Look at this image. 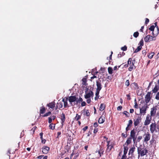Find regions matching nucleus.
<instances>
[{
    "label": "nucleus",
    "instance_id": "obj_1",
    "mask_svg": "<svg viewBox=\"0 0 159 159\" xmlns=\"http://www.w3.org/2000/svg\"><path fill=\"white\" fill-rule=\"evenodd\" d=\"M141 147H142V146L140 145V147H138L137 148L138 153L140 154L141 156H143L148 153V150L145 148H142Z\"/></svg>",
    "mask_w": 159,
    "mask_h": 159
},
{
    "label": "nucleus",
    "instance_id": "obj_2",
    "mask_svg": "<svg viewBox=\"0 0 159 159\" xmlns=\"http://www.w3.org/2000/svg\"><path fill=\"white\" fill-rule=\"evenodd\" d=\"M136 132L134 129L132 130L130 133V135L131 140L133 139L134 143H136L137 135H136Z\"/></svg>",
    "mask_w": 159,
    "mask_h": 159
},
{
    "label": "nucleus",
    "instance_id": "obj_3",
    "mask_svg": "<svg viewBox=\"0 0 159 159\" xmlns=\"http://www.w3.org/2000/svg\"><path fill=\"white\" fill-rule=\"evenodd\" d=\"M151 136L150 134L148 132L145 133L143 136V142L147 143L150 140Z\"/></svg>",
    "mask_w": 159,
    "mask_h": 159
},
{
    "label": "nucleus",
    "instance_id": "obj_4",
    "mask_svg": "<svg viewBox=\"0 0 159 159\" xmlns=\"http://www.w3.org/2000/svg\"><path fill=\"white\" fill-rule=\"evenodd\" d=\"M142 119L141 116H137L136 118L134 119V125L135 127L138 125L141 122Z\"/></svg>",
    "mask_w": 159,
    "mask_h": 159
},
{
    "label": "nucleus",
    "instance_id": "obj_5",
    "mask_svg": "<svg viewBox=\"0 0 159 159\" xmlns=\"http://www.w3.org/2000/svg\"><path fill=\"white\" fill-rule=\"evenodd\" d=\"M152 119V117L150 116V115L149 114H148L144 122V125L145 126H147L149 125L151 122Z\"/></svg>",
    "mask_w": 159,
    "mask_h": 159
},
{
    "label": "nucleus",
    "instance_id": "obj_6",
    "mask_svg": "<svg viewBox=\"0 0 159 159\" xmlns=\"http://www.w3.org/2000/svg\"><path fill=\"white\" fill-rule=\"evenodd\" d=\"M157 124L155 122L154 123H152L150 125V131L151 133L152 134L154 133L155 131L157 132V130L156 129Z\"/></svg>",
    "mask_w": 159,
    "mask_h": 159
},
{
    "label": "nucleus",
    "instance_id": "obj_7",
    "mask_svg": "<svg viewBox=\"0 0 159 159\" xmlns=\"http://www.w3.org/2000/svg\"><path fill=\"white\" fill-rule=\"evenodd\" d=\"M151 92H148L145 97V102L146 104H147L150 102L152 98V96H151Z\"/></svg>",
    "mask_w": 159,
    "mask_h": 159
},
{
    "label": "nucleus",
    "instance_id": "obj_8",
    "mask_svg": "<svg viewBox=\"0 0 159 159\" xmlns=\"http://www.w3.org/2000/svg\"><path fill=\"white\" fill-rule=\"evenodd\" d=\"M107 148L106 151L107 152H110L112 148H113L114 144L112 143L110 144V141H107Z\"/></svg>",
    "mask_w": 159,
    "mask_h": 159
},
{
    "label": "nucleus",
    "instance_id": "obj_9",
    "mask_svg": "<svg viewBox=\"0 0 159 159\" xmlns=\"http://www.w3.org/2000/svg\"><path fill=\"white\" fill-rule=\"evenodd\" d=\"M148 108V105L145 104V105L143 106L140 109V114L144 115L146 113L147 108Z\"/></svg>",
    "mask_w": 159,
    "mask_h": 159
},
{
    "label": "nucleus",
    "instance_id": "obj_10",
    "mask_svg": "<svg viewBox=\"0 0 159 159\" xmlns=\"http://www.w3.org/2000/svg\"><path fill=\"white\" fill-rule=\"evenodd\" d=\"M157 107H153L152 108H151L150 111V115L151 117H153L155 116L156 111L157 110Z\"/></svg>",
    "mask_w": 159,
    "mask_h": 159
},
{
    "label": "nucleus",
    "instance_id": "obj_11",
    "mask_svg": "<svg viewBox=\"0 0 159 159\" xmlns=\"http://www.w3.org/2000/svg\"><path fill=\"white\" fill-rule=\"evenodd\" d=\"M77 99L78 98H76L75 96H71L68 97V101L71 103L75 102Z\"/></svg>",
    "mask_w": 159,
    "mask_h": 159
},
{
    "label": "nucleus",
    "instance_id": "obj_12",
    "mask_svg": "<svg viewBox=\"0 0 159 159\" xmlns=\"http://www.w3.org/2000/svg\"><path fill=\"white\" fill-rule=\"evenodd\" d=\"M50 150V148L48 146H43L42 148V152L43 154H47Z\"/></svg>",
    "mask_w": 159,
    "mask_h": 159
},
{
    "label": "nucleus",
    "instance_id": "obj_13",
    "mask_svg": "<svg viewBox=\"0 0 159 159\" xmlns=\"http://www.w3.org/2000/svg\"><path fill=\"white\" fill-rule=\"evenodd\" d=\"M101 80L99 79L98 80L96 81V85L97 88L96 89L101 90L102 89V86L101 83Z\"/></svg>",
    "mask_w": 159,
    "mask_h": 159
},
{
    "label": "nucleus",
    "instance_id": "obj_14",
    "mask_svg": "<svg viewBox=\"0 0 159 159\" xmlns=\"http://www.w3.org/2000/svg\"><path fill=\"white\" fill-rule=\"evenodd\" d=\"M93 91L91 90L89 91V92L84 95V97L86 99L89 98L91 96L93 97Z\"/></svg>",
    "mask_w": 159,
    "mask_h": 159
},
{
    "label": "nucleus",
    "instance_id": "obj_15",
    "mask_svg": "<svg viewBox=\"0 0 159 159\" xmlns=\"http://www.w3.org/2000/svg\"><path fill=\"white\" fill-rule=\"evenodd\" d=\"M152 36L148 35L144 38V40L146 42H149L152 41L151 39Z\"/></svg>",
    "mask_w": 159,
    "mask_h": 159
},
{
    "label": "nucleus",
    "instance_id": "obj_16",
    "mask_svg": "<svg viewBox=\"0 0 159 159\" xmlns=\"http://www.w3.org/2000/svg\"><path fill=\"white\" fill-rule=\"evenodd\" d=\"M135 149V148L134 145L133 147L130 148L129 151L128 155L129 156L131 155L132 156L133 155V153Z\"/></svg>",
    "mask_w": 159,
    "mask_h": 159
},
{
    "label": "nucleus",
    "instance_id": "obj_17",
    "mask_svg": "<svg viewBox=\"0 0 159 159\" xmlns=\"http://www.w3.org/2000/svg\"><path fill=\"white\" fill-rule=\"evenodd\" d=\"M61 124L63 125H64V122L66 120V116L65 114L64 113H62L61 116Z\"/></svg>",
    "mask_w": 159,
    "mask_h": 159
},
{
    "label": "nucleus",
    "instance_id": "obj_18",
    "mask_svg": "<svg viewBox=\"0 0 159 159\" xmlns=\"http://www.w3.org/2000/svg\"><path fill=\"white\" fill-rule=\"evenodd\" d=\"M55 103L54 102H52L48 104L47 105V106L48 107H49V108L53 109L55 107Z\"/></svg>",
    "mask_w": 159,
    "mask_h": 159
},
{
    "label": "nucleus",
    "instance_id": "obj_19",
    "mask_svg": "<svg viewBox=\"0 0 159 159\" xmlns=\"http://www.w3.org/2000/svg\"><path fill=\"white\" fill-rule=\"evenodd\" d=\"M132 143V140L130 135L129 137H128L126 142L124 144L126 145L127 146L130 144Z\"/></svg>",
    "mask_w": 159,
    "mask_h": 159
},
{
    "label": "nucleus",
    "instance_id": "obj_20",
    "mask_svg": "<svg viewBox=\"0 0 159 159\" xmlns=\"http://www.w3.org/2000/svg\"><path fill=\"white\" fill-rule=\"evenodd\" d=\"M159 89V85L158 84L155 85L154 88L152 90L153 93H156L158 90Z\"/></svg>",
    "mask_w": 159,
    "mask_h": 159
},
{
    "label": "nucleus",
    "instance_id": "obj_21",
    "mask_svg": "<svg viewBox=\"0 0 159 159\" xmlns=\"http://www.w3.org/2000/svg\"><path fill=\"white\" fill-rule=\"evenodd\" d=\"M46 109L45 107L43 106H42L40 107L39 110V114H43L44 113Z\"/></svg>",
    "mask_w": 159,
    "mask_h": 159
},
{
    "label": "nucleus",
    "instance_id": "obj_22",
    "mask_svg": "<svg viewBox=\"0 0 159 159\" xmlns=\"http://www.w3.org/2000/svg\"><path fill=\"white\" fill-rule=\"evenodd\" d=\"M105 121V117L102 116H101L99 118L98 122L99 124H102Z\"/></svg>",
    "mask_w": 159,
    "mask_h": 159
},
{
    "label": "nucleus",
    "instance_id": "obj_23",
    "mask_svg": "<svg viewBox=\"0 0 159 159\" xmlns=\"http://www.w3.org/2000/svg\"><path fill=\"white\" fill-rule=\"evenodd\" d=\"M159 33V28L157 29V30H154L153 32H152V35H155V36H157Z\"/></svg>",
    "mask_w": 159,
    "mask_h": 159
},
{
    "label": "nucleus",
    "instance_id": "obj_24",
    "mask_svg": "<svg viewBox=\"0 0 159 159\" xmlns=\"http://www.w3.org/2000/svg\"><path fill=\"white\" fill-rule=\"evenodd\" d=\"M105 107H106V105L104 104V103L101 104L100 105V107H99V110L101 111L104 110L105 108Z\"/></svg>",
    "mask_w": 159,
    "mask_h": 159
},
{
    "label": "nucleus",
    "instance_id": "obj_25",
    "mask_svg": "<svg viewBox=\"0 0 159 159\" xmlns=\"http://www.w3.org/2000/svg\"><path fill=\"white\" fill-rule=\"evenodd\" d=\"M135 68V66L134 65V63L133 62H132V64L130 66L128 69L129 71H131L133 69Z\"/></svg>",
    "mask_w": 159,
    "mask_h": 159
},
{
    "label": "nucleus",
    "instance_id": "obj_26",
    "mask_svg": "<svg viewBox=\"0 0 159 159\" xmlns=\"http://www.w3.org/2000/svg\"><path fill=\"white\" fill-rule=\"evenodd\" d=\"M127 153V152L125 151H123V154L122 157L121 159H126L127 157L126 154Z\"/></svg>",
    "mask_w": 159,
    "mask_h": 159
},
{
    "label": "nucleus",
    "instance_id": "obj_27",
    "mask_svg": "<svg viewBox=\"0 0 159 159\" xmlns=\"http://www.w3.org/2000/svg\"><path fill=\"white\" fill-rule=\"evenodd\" d=\"M104 151L102 147L101 148L100 150L98 151V152L100 157L101 156V154L102 155L103 154Z\"/></svg>",
    "mask_w": 159,
    "mask_h": 159
},
{
    "label": "nucleus",
    "instance_id": "obj_28",
    "mask_svg": "<svg viewBox=\"0 0 159 159\" xmlns=\"http://www.w3.org/2000/svg\"><path fill=\"white\" fill-rule=\"evenodd\" d=\"M55 124L53 123H51L49 125V127L50 129L54 130L55 129Z\"/></svg>",
    "mask_w": 159,
    "mask_h": 159
},
{
    "label": "nucleus",
    "instance_id": "obj_29",
    "mask_svg": "<svg viewBox=\"0 0 159 159\" xmlns=\"http://www.w3.org/2000/svg\"><path fill=\"white\" fill-rule=\"evenodd\" d=\"M63 107V103L61 102H58L57 104V108H59V109Z\"/></svg>",
    "mask_w": 159,
    "mask_h": 159
},
{
    "label": "nucleus",
    "instance_id": "obj_30",
    "mask_svg": "<svg viewBox=\"0 0 159 159\" xmlns=\"http://www.w3.org/2000/svg\"><path fill=\"white\" fill-rule=\"evenodd\" d=\"M142 48V47H141V46H139L134 51V53H137L140 51L141 50Z\"/></svg>",
    "mask_w": 159,
    "mask_h": 159
},
{
    "label": "nucleus",
    "instance_id": "obj_31",
    "mask_svg": "<svg viewBox=\"0 0 159 159\" xmlns=\"http://www.w3.org/2000/svg\"><path fill=\"white\" fill-rule=\"evenodd\" d=\"M84 112H85V115L87 116H89L90 115V113L89 110L84 109Z\"/></svg>",
    "mask_w": 159,
    "mask_h": 159
},
{
    "label": "nucleus",
    "instance_id": "obj_32",
    "mask_svg": "<svg viewBox=\"0 0 159 159\" xmlns=\"http://www.w3.org/2000/svg\"><path fill=\"white\" fill-rule=\"evenodd\" d=\"M155 54V53L154 52H152L151 53H149L148 55V57L150 59H151L152 58L153 56Z\"/></svg>",
    "mask_w": 159,
    "mask_h": 159
},
{
    "label": "nucleus",
    "instance_id": "obj_33",
    "mask_svg": "<svg viewBox=\"0 0 159 159\" xmlns=\"http://www.w3.org/2000/svg\"><path fill=\"white\" fill-rule=\"evenodd\" d=\"M125 55V53L124 52H120L118 54L117 57L118 58L121 57L122 56H124Z\"/></svg>",
    "mask_w": 159,
    "mask_h": 159
},
{
    "label": "nucleus",
    "instance_id": "obj_34",
    "mask_svg": "<svg viewBox=\"0 0 159 159\" xmlns=\"http://www.w3.org/2000/svg\"><path fill=\"white\" fill-rule=\"evenodd\" d=\"M82 84L84 85H86L87 79L86 78H84L82 79Z\"/></svg>",
    "mask_w": 159,
    "mask_h": 159
},
{
    "label": "nucleus",
    "instance_id": "obj_35",
    "mask_svg": "<svg viewBox=\"0 0 159 159\" xmlns=\"http://www.w3.org/2000/svg\"><path fill=\"white\" fill-rule=\"evenodd\" d=\"M108 73L110 74H111L113 73V69L111 67H109L108 68Z\"/></svg>",
    "mask_w": 159,
    "mask_h": 159
},
{
    "label": "nucleus",
    "instance_id": "obj_36",
    "mask_svg": "<svg viewBox=\"0 0 159 159\" xmlns=\"http://www.w3.org/2000/svg\"><path fill=\"white\" fill-rule=\"evenodd\" d=\"M51 114V111H48L47 113L45 114L44 115H42V116L43 117H45L46 116H49Z\"/></svg>",
    "mask_w": 159,
    "mask_h": 159
},
{
    "label": "nucleus",
    "instance_id": "obj_37",
    "mask_svg": "<svg viewBox=\"0 0 159 159\" xmlns=\"http://www.w3.org/2000/svg\"><path fill=\"white\" fill-rule=\"evenodd\" d=\"M137 141H136V143H137L138 142H139L140 141V140L142 139V137L141 136H138V137L137 138Z\"/></svg>",
    "mask_w": 159,
    "mask_h": 159
},
{
    "label": "nucleus",
    "instance_id": "obj_38",
    "mask_svg": "<svg viewBox=\"0 0 159 159\" xmlns=\"http://www.w3.org/2000/svg\"><path fill=\"white\" fill-rule=\"evenodd\" d=\"M133 121L132 120H130L129 121V123L127 126L131 127L132 125Z\"/></svg>",
    "mask_w": 159,
    "mask_h": 159
},
{
    "label": "nucleus",
    "instance_id": "obj_39",
    "mask_svg": "<svg viewBox=\"0 0 159 159\" xmlns=\"http://www.w3.org/2000/svg\"><path fill=\"white\" fill-rule=\"evenodd\" d=\"M155 28V26L154 25H152L150 26V27L149 28V30L151 31H152V32L154 31V29Z\"/></svg>",
    "mask_w": 159,
    "mask_h": 159
},
{
    "label": "nucleus",
    "instance_id": "obj_40",
    "mask_svg": "<svg viewBox=\"0 0 159 159\" xmlns=\"http://www.w3.org/2000/svg\"><path fill=\"white\" fill-rule=\"evenodd\" d=\"M123 113L124 114H125L126 116L127 117H129V113L127 111H124L123 112Z\"/></svg>",
    "mask_w": 159,
    "mask_h": 159
},
{
    "label": "nucleus",
    "instance_id": "obj_41",
    "mask_svg": "<svg viewBox=\"0 0 159 159\" xmlns=\"http://www.w3.org/2000/svg\"><path fill=\"white\" fill-rule=\"evenodd\" d=\"M125 144H124L123 146L124 147V151H126L128 152V150L129 149L128 147L127 146H125Z\"/></svg>",
    "mask_w": 159,
    "mask_h": 159
},
{
    "label": "nucleus",
    "instance_id": "obj_42",
    "mask_svg": "<svg viewBox=\"0 0 159 159\" xmlns=\"http://www.w3.org/2000/svg\"><path fill=\"white\" fill-rule=\"evenodd\" d=\"M81 118V116L80 115H79L78 114H77L76 115V116L75 117V119L76 120H78L79 119H80Z\"/></svg>",
    "mask_w": 159,
    "mask_h": 159
},
{
    "label": "nucleus",
    "instance_id": "obj_43",
    "mask_svg": "<svg viewBox=\"0 0 159 159\" xmlns=\"http://www.w3.org/2000/svg\"><path fill=\"white\" fill-rule=\"evenodd\" d=\"M139 35V33L138 32H134L133 34V36L135 38H137Z\"/></svg>",
    "mask_w": 159,
    "mask_h": 159
},
{
    "label": "nucleus",
    "instance_id": "obj_44",
    "mask_svg": "<svg viewBox=\"0 0 159 159\" xmlns=\"http://www.w3.org/2000/svg\"><path fill=\"white\" fill-rule=\"evenodd\" d=\"M132 59L131 58H129V60L127 62V64L128 65H131L132 64Z\"/></svg>",
    "mask_w": 159,
    "mask_h": 159
},
{
    "label": "nucleus",
    "instance_id": "obj_45",
    "mask_svg": "<svg viewBox=\"0 0 159 159\" xmlns=\"http://www.w3.org/2000/svg\"><path fill=\"white\" fill-rule=\"evenodd\" d=\"M144 44L143 43V39H141V40L140 41L139 45H140L139 46H141V47L143 46Z\"/></svg>",
    "mask_w": 159,
    "mask_h": 159
},
{
    "label": "nucleus",
    "instance_id": "obj_46",
    "mask_svg": "<svg viewBox=\"0 0 159 159\" xmlns=\"http://www.w3.org/2000/svg\"><path fill=\"white\" fill-rule=\"evenodd\" d=\"M98 131V129L97 128H95L94 129L93 133L94 134H95ZM95 135L94 134V136H95Z\"/></svg>",
    "mask_w": 159,
    "mask_h": 159
},
{
    "label": "nucleus",
    "instance_id": "obj_47",
    "mask_svg": "<svg viewBox=\"0 0 159 159\" xmlns=\"http://www.w3.org/2000/svg\"><path fill=\"white\" fill-rule=\"evenodd\" d=\"M125 84L127 87H128L129 86L130 83L129 80H126V82L125 83Z\"/></svg>",
    "mask_w": 159,
    "mask_h": 159
},
{
    "label": "nucleus",
    "instance_id": "obj_48",
    "mask_svg": "<svg viewBox=\"0 0 159 159\" xmlns=\"http://www.w3.org/2000/svg\"><path fill=\"white\" fill-rule=\"evenodd\" d=\"M67 98L66 100V101L65 102H64V107H67L68 103L67 102Z\"/></svg>",
    "mask_w": 159,
    "mask_h": 159
},
{
    "label": "nucleus",
    "instance_id": "obj_49",
    "mask_svg": "<svg viewBox=\"0 0 159 159\" xmlns=\"http://www.w3.org/2000/svg\"><path fill=\"white\" fill-rule=\"evenodd\" d=\"M155 99L157 100H159V92H158L155 96Z\"/></svg>",
    "mask_w": 159,
    "mask_h": 159
},
{
    "label": "nucleus",
    "instance_id": "obj_50",
    "mask_svg": "<svg viewBox=\"0 0 159 159\" xmlns=\"http://www.w3.org/2000/svg\"><path fill=\"white\" fill-rule=\"evenodd\" d=\"M121 49L123 51H125L127 50V47L125 45L124 46V47H122Z\"/></svg>",
    "mask_w": 159,
    "mask_h": 159
},
{
    "label": "nucleus",
    "instance_id": "obj_51",
    "mask_svg": "<svg viewBox=\"0 0 159 159\" xmlns=\"http://www.w3.org/2000/svg\"><path fill=\"white\" fill-rule=\"evenodd\" d=\"M135 101H136V99H135ZM134 103H135V105L134 106V107L136 109L138 108V104L137 103V102H135Z\"/></svg>",
    "mask_w": 159,
    "mask_h": 159
},
{
    "label": "nucleus",
    "instance_id": "obj_52",
    "mask_svg": "<svg viewBox=\"0 0 159 159\" xmlns=\"http://www.w3.org/2000/svg\"><path fill=\"white\" fill-rule=\"evenodd\" d=\"M48 122L49 123L51 124L52 122V118H51L50 116L48 117Z\"/></svg>",
    "mask_w": 159,
    "mask_h": 159
},
{
    "label": "nucleus",
    "instance_id": "obj_53",
    "mask_svg": "<svg viewBox=\"0 0 159 159\" xmlns=\"http://www.w3.org/2000/svg\"><path fill=\"white\" fill-rule=\"evenodd\" d=\"M100 90L96 89V93H95L96 96H99V92H100Z\"/></svg>",
    "mask_w": 159,
    "mask_h": 159
},
{
    "label": "nucleus",
    "instance_id": "obj_54",
    "mask_svg": "<svg viewBox=\"0 0 159 159\" xmlns=\"http://www.w3.org/2000/svg\"><path fill=\"white\" fill-rule=\"evenodd\" d=\"M153 35V36H152L151 39L152 40V41L155 40L156 39V37L157 36H155V35Z\"/></svg>",
    "mask_w": 159,
    "mask_h": 159
},
{
    "label": "nucleus",
    "instance_id": "obj_55",
    "mask_svg": "<svg viewBox=\"0 0 159 159\" xmlns=\"http://www.w3.org/2000/svg\"><path fill=\"white\" fill-rule=\"evenodd\" d=\"M131 128V127H129L128 126H127V127L126 128L125 130H126V134L127 133V132L128 130H130V129Z\"/></svg>",
    "mask_w": 159,
    "mask_h": 159
},
{
    "label": "nucleus",
    "instance_id": "obj_56",
    "mask_svg": "<svg viewBox=\"0 0 159 159\" xmlns=\"http://www.w3.org/2000/svg\"><path fill=\"white\" fill-rule=\"evenodd\" d=\"M93 126L95 128H97L98 126V124L97 122H95L93 125Z\"/></svg>",
    "mask_w": 159,
    "mask_h": 159
},
{
    "label": "nucleus",
    "instance_id": "obj_57",
    "mask_svg": "<svg viewBox=\"0 0 159 159\" xmlns=\"http://www.w3.org/2000/svg\"><path fill=\"white\" fill-rule=\"evenodd\" d=\"M122 136L124 138H126L127 137V134H126V132H125V134H124V133H122L121 134Z\"/></svg>",
    "mask_w": 159,
    "mask_h": 159
},
{
    "label": "nucleus",
    "instance_id": "obj_58",
    "mask_svg": "<svg viewBox=\"0 0 159 159\" xmlns=\"http://www.w3.org/2000/svg\"><path fill=\"white\" fill-rule=\"evenodd\" d=\"M122 107L121 106H119L117 107V110L118 111H120L121 110Z\"/></svg>",
    "mask_w": 159,
    "mask_h": 159
},
{
    "label": "nucleus",
    "instance_id": "obj_59",
    "mask_svg": "<svg viewBox=\"0 0 159 159\" xmlns=\"http://www.w3.org/2000/svg\"><path fill=\"white\" fill-rule=\"evenodd\" d=\"M88 129V126H85L84 128H83L82 129L84 131V132Z\"/></svg>",
    "mask_w": 159,
    "mask_h": 159
},
{
    "label": "nucleus",
    "instance_id": "obj_60",
    "mask_svg": "<svg viewBox=\"0 0 159 159\" xmlns=\"http://www.w3.org/2000/svg\"><path fill=\"white\" fill-rule=\"evenodd\" d=\"M149 20L147 18H146L145 21V24L147 25L148 24V23L149 22Z\"/></svg>",
    "mask_w": 159,
    "mask_h": 159
},
{
    "label": "nucleus",
    "instance_id": "obj_61",
    "mask_svg": "<svg viewBox=\"0 0 159 159\" xmlns=\"http://www.w3.org/2000/svg\"><path fill=\"white\" fill-rule=\"evenodd\" d=\"M132 84L134 85V86H135V87H138V85L135 82H134L133 83H132L131 85H132Z\"/></svg>",
    "mask_w": 159,
    "mask_h": 159
},
{
    "label": "nucleus",
    "instance_id": "obj_62",
    "mask_svg": "<svg viewBox=\"0 0 159 159\" xmlns=\"http://www.w3.org/2000/svg\"><path fill=\"white\" fill-rule=\"evenodd\" d=\"M86 104V102L84 101H83L81 102V105L82 107H83L85 106Z\"/></svg>",
    "mask_w": 159,
    "mask_h": 159
},
{
    "label": "nucleus",
    "instance_id": "obj_63",
    "mask_svg": "<svg viewBox=\"0 0 159 159\" xmlns=\"http://www.w3.org/2000/svg\"><path fill=\"white\" fill-rule=\"evenodd\" d=\"M37 127L36 126H34L33 128L31 130L33 131L34 132L36 129Z\"/></svg>",
    "mask_w": 159,
    "mask_h": 159
},
{
    "label": "nucleus",
    "instance_id": "obj_64",
    "mask_svg": "<svg viewBox=\"0 0 159 159\" xmlns=\"http://www.w3.org/2000/svg\"><path fill=\"white\" fill-rule=\"evenodd\" d=\"M87 102L88 103H90L91 102V99L90 98H88V99H87Z\"/></svg>",
    "mask_w": 159,
    "mask_h": 159
}]
</instances>
